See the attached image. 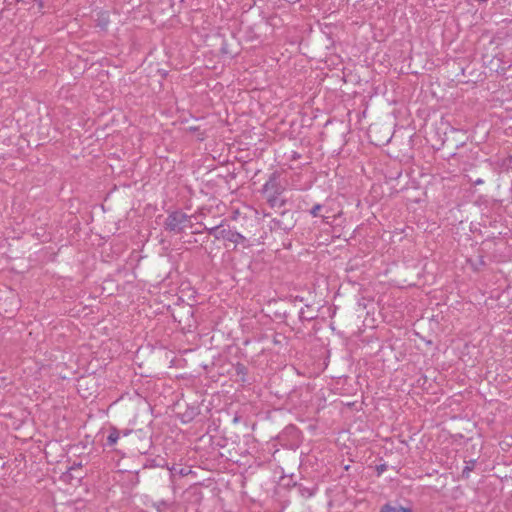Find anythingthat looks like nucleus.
Returning <instances> with one entry per match:
<instances>
[{
  "mask_svg": "<svg viewBox=\"0 0 512 512\" xmlns=\"http://www.w3.org/2000/svg\"><path fill=\"white\" fill-rule=\"evenodd\" d=\"M77 468H81V465H80V464H79V465H77ZM75 469H76V467H74V466H73V467H71V468H70V470H69V471H72V470H75Z\"/></svg>",
  "mask_w": 512,
  "mask_h": 512,
  "instance_id": "0eeeda50",
  "label": "nucleus"
},
{
  "mask_svg": "<svg viewBox=\"0 0 512 512\" xmlns=\"http://www.w3.org/2000/svg\"><path fill=\"white\" fill-rule=\"evenodd\" d=\"M341 214H342V211H339L337 214L333 215V218L335 219V218L339 217Z\"/></svg>",
  "mask_w": 512,
  "mask_h": 512,
  "instance_id": "423d86ee",
  "label": "nucleus"
},
{
  "mask_svg": "<svg viewBox=\"0 0 512 512\" xmlns=\"http://www.w3.org/2000/svg\"><path fill=\"white\" fill-rule=\"evenodd\" d=\"M120 434L116 428H112L110 434L108 435L107 441L109 445H115L119 440Z\"/></svg>",
  "mask_w": 512,
  "mask_h": 512,
  "instance_id": "f03ea898",
  "label": "nucleus"
},
{
  "mask_svg": "<svg viewBox=\"0 0 512 512\" xmlns=\"http://www.w3.org/2000/svg\"><path fill=\"white\" fill-rule=\"evenodd\" d=\"M380 512H411L409 509L400 506L385 505Z\"/></svg>",
  "mask_w": 512,
  "mask_h": 512,
  "instance_id": "7ed1b4c3",
  "label": "nucleus"
},
{
  "mask_svg": "<svg viewBox=\"0 0 512 512\" xmlns=\"http://www.w3.org/2000/svg\"><path fill=\"white\" fill-rule=\"evenodd\" d=\"M329 218H330V216H328V215L327 216H323V221L325 223H329Z\"/></svg>",
  "mask_w": 512,
  "mask_h": 512,
  "instance_id": "39448f33",
  "label": "nucleus"
},
{
  "mask_svg": "<svg viewBox=\"0 0 512 512\" xmlns=\"http://www.w3.org/2000/svg\"><path fill=\"white\" fill-rule=\"evenodd\" d=\"M321 208H322V207H321V205L316 204V205L311 209V212H310V213H311V215H312L313 217H317V216H319V212H320Z\"/></svg>",
  "mask_w": 512,
  "mask_h": 512,
  "instance_id": "20e7f679",
  "label": "nucleus"
},
{
  "mask_svg": "<svg viewBox=\"0 0 512 512\" xmlns=\"http://www.w3.org/2000/svg\"><path fill=\"white\" fill-rule=\"evenodd\" d=\"M188 216L182 212L171 213L166 221L165 228L169 231L180 232L186 227Z\"/></svg>",
  "mask_w": 512,
  "mask_h": 512,
  "instance_id": "f257e3e1",
  "label": "nucleus"
}]
</instances>
